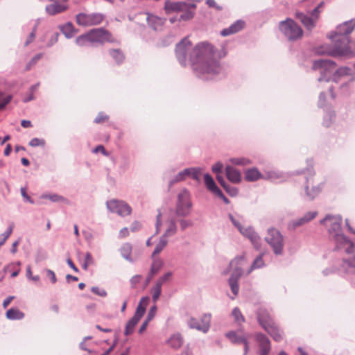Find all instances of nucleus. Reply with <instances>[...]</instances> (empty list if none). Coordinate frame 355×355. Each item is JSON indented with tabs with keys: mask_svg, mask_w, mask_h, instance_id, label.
Segmentation results:
<instances>
[{
	"mask_svg": "<svg viewBox=\"0 0 355 355\" xmlns=\"http://www.w3.org/2000/svg\"><path fill=\"white\" fill-rule=\"evenodd\" d=\"M191 46V42L187 37L176 44L175 56L182 66L185 67L189 62L196 76L204 80L212 79L221 72L222 68L214 58L211 44L202 42L193 48Z\"/></svg>",
	"mask_w": 355,
	"mask_h": 355,
	"instance_id": "1",
	"label": "nucleus"
},
{
	"mask_svg": "<svg viewBox=\"0 0 355 355\" xmlns=\"http://www.w3.org/2000/svg\"><path fill=\"white\" fill-rule=\"evenodd\" d=\"M355 20L351 19L337 26L335 35L332 37L334 44L328 51H319L320 53H327L336 56H354L355 49H352L353 43L349 40V35L353 31Z\"/></svg>",
	"mask_w": 355,
	"mask_h": 355,
	"instance_id": "2",
	"label": "nucleus"
},
{
	"mask_svg": "<svg viewBox=\"0 0 355 355\" xmlns=\"http://www.w3.org/2000/svg\"><path fill=\"white\" fill-rule=\"evenodd\" d=\"M343 218L340 215H327L320 223L327 227L329 237L336 250L344 249L347 254L354 251V244L342 232Z\"/></svg>",
	"mask_w": 355,
	"mask_h": 355,
	"instance_id": "3",
	"label": "nucleus"
},
{
	"mask_svg": "<svg viewBox=\"0 0 355 355\" xmlns=\"http://www.w3.org/2000/svg\"><path fill=\"white\" fill-rule=\"evenodd\" d=\"M257 318L260 325L275 341L279 342L282 340V332L266 311L260 310L257 313Z\"/></svg>",
	"mask_w": 355,
	"mask_h": 355,
	"instance_id": "4",
	"label": "nucleus"
},
{
	"mask_svg": "<svg viewBox=\"0 0 355 355\" xmlns=\"http://www.w3.org/2000/svg\"><path fill=\"white\" fill-rule=\"evenodd\" d=\"M244 261L243 257H236L230 263V268H233L232 272L228 279V284L231 291L234 296H236L239 291L238 282L243 273L242 268V262Z\"/></svg>",
	"mask_w": 355,
	"mask_h": 355,
	"instance_id": "5",
	"label": "nucleus"
},
{
	"mask_svg": "<svg viewBox=\"0 0 355 355\" xmlns=\"http://www.w3.org/2000/svg\"><path fill=\"white\" fill-rule=\"evenodd\" d=\"M265 240L272 248L275 254L282 255L283 254L284 239L278 230L273 227L269 228Z\"/></svg>",
	"mask_w": 355,
	"mask_h": 355,
	"instance_id": "6",
	"label": "nucleus"
},
{
	"mask_svg": "<svg viewBox=\"0 0 355 355\" xmlns=\"http://www.w3.org/2000/svg\"><path fill=\"white\" fill-rule=\"evenodd\" d=\"M193 204L191 195L187 189H182L178 195V200L175 206V214L178 216L186 217L191 211Z\"/></svg>",
	"mask_w": 355,
	"mask_h": 355,
	"instance_id": "7",
	"label": "nucleus"
},
{
	"mask_svg": "<svg viewBox=\"0 0 355 355\" xmlns=\"http://www.w3.org/2000/svg\"><path fill=\"white\" fill-rule=\"evenodd\" d=\"M279 29L289 40H296L302 36V28L292 19L287 18L279 23Z\"/></svg>",
	"mask_w": 355,
	"mask_h": 355,
	"instance_id": "8",
	"label": "nucleus"
},
{
	"mask_svg": "<svg viewBox=\"0 0 355 355\" xmlns=\"http://www.w3.org/2000/svg\"><path fill=\"white\" fill-rule=\"evenodd\" d=\"M312 68L314 70H320V76L318 78L319 82H328L336 68V63L330 60L320 59L314 61Z\"/></svg>",
	"mask_w": 355,
	"mask_h": 355,
	"instance_id": "9",
	"label": "nucleus"
},
{
	"mask_svg": "<svg viewBox=\"0 0 355 355\" xmlns=\"http://www.w3.org/2000/svg\"><path fill=\"white\" fill-rule=\"evenodd\" d=\"M87 33L92 45L96 43L103 44L105 42L113 43L116 42L110 32L103 28H93Z\"/></svg>",
	"mask_w": 355,
	"mask_h": 355,
	"instance_id": "10",
	"label": "nucleus"
},
{
	"mask_svg": "<svg viewBox=\"0 0 355 355\" xmlns=\"http://www.w3.org/2000/svg\"><path fill=\"white\" fill-rule=\"evenodd\" d=\"M104 15L99 12L85 13L76 15V23L81 26H92L100 24L104 19Z\"/></svg>",
	"mask_w": 355,
	"mask_h": 355,
	"instance_id": "11",
	"label": "nucleus"
},
{
	"mask_svg": "<svg viewBox=\"0 0 355 355\" xmlns=\"http://www.w3.org/2000/svg\"><path fill=\"white\" fill-rule=\"evenodd\" d=\"M339 271L345 278L355 284V254L343 259Z\"/></svg>",
	"mask_w": 355,
	"mask_h": 355,
	"instance_id": "12",
	"label": "nucleus"
},
{
	"mask_svg": "<svg viewBox=\"0 0 355 355\" xmlns=\"http://www.w3.org/2000/svg\"><path fill=\"white\" fill-rule=\"evenodd\" d=\"M107 209L112 213H116L119 216H125L131 214L132 209L125 202L112 199L106 202Z\"/></svg>",
	"mask_w": 355,
	"mask_h": 355,
	"instance_id": "13",
	"label": "nucleus"
},
{
	"mask_svg": "<svg viewBox=\"0 0 355 355\" xmlns=\"http://www.w3.org/2000/svg\"><path fill=\"white\" fill-rule=\"evenodd\" d=\"M318 215V212L316 211H311L306 213L303 216L291 220L288 223V229L289 230H295L297 227L304 225L305 224L309 223L312 220H313Z\"/></svg>",
	"mask_w": 355,
	"mask_h": 355,
	"instance_id": "14",
	"label": "nucleus"
},
{
	"mask_svg": "<svg viewBox=\"0 0 355 355\" xmlns=\"http://www.w3.org/2000/svg\"><path fill=\"white\" fill-rule=\"evenodd\" d=\"M241 234L250 239L254 248L259 250L261 248V239L252 227H242L239 231Z\"/></svg>",
	"mask_w": 355,
	"mask_h": 355,
	"instance_id": "15",
	"label": "nucleus"
},
{
	"mask_svg": "<svg viewBox=\"0 0 355 355\" xmlns=\"http://www.w3.org/2000/svg\"><path fill=\"white\" fill-rule=\"evenodd\" d=\"M196 5L194 3L187 4L185 2H172L170 1H166L165 2V10L166 12H171L173 11H180L187 10V8H195Z\"/></svg>",
	"mask_w": 355,
	"mask_h": 355,
	"instance_id": "16",
	"label": "nucleus"
},
{
	"mask_svg": "<svg viewBox=\"0 0 355 355\" xmlns=\"http://www.w3.org/2000/svg\"><path fill=\"white\" fill-rule=\"evenodd\" d=\"M295 17L307 30H312L316 25L317 21L311 15H308L302 12L297 11L295 13Z\"/></svg>",
	"mask_w": 355,
	"mask_h": 355,
	"instance_id": "17",
	"label": "nucleus"
},
{
	"mask_svg": "<svg viewBox=\"0 0 355 355\" xmlns=\"http://www.w3.org/2000/svg\"><path fill=\"white\" fill-rule=\"evenodd\" d=\"M256 340L259 343V355H268L270 351V342L269 339L262 334L256 335Z\"/></svg>",
	"mask_w": 355,
	"mask_h": 355,
	"instance_id": "18",
	"label": "nucleus"
},
{
	"mask_svg": "<svg viewBox=\"0 0 355 355\" xmlns=\"http://www.w3.org/2000/svg\"><path fill=\"white\" fill-rule=\"evenodd\" d=\"M226 337L234 344H243L244 345V354L245 355L249 349L248 342L247 338L244 336H239L235 331H230L226 334Z\"/></svg>",
	"mask_w": 355,
	"mask_h": 355,
	"instance_id": "19",
	"label": "nucleus"
},
{
	"mask_svg": "<svg viewBox=\"0 0 355 355\" xmlns=\"http://www.w3.org/2000/svg\"><path fill=\"white\" fill-rule=\"evenodd\" d=\"M245 22L243 20H237L228 28H224L221 31L220 35L222 36H228L235 34L244 28Z\"/></svg>",
	"mask_w": 355,
	"mask_h": 355,
	"instance_id": "20",
	"label": "nucleus"
},
{
	"mask_svg": "<svg viewBox=\"0 0 355 355\" xmlns=\"http://www.w3.org/2000/svg\"><path fill=\"white\" fill-rule=\"evenodd\" d=\"M226 176L229 181L237 184L241 180V172L232 166H227L225 168Z\"/></svg>",
	"mask_w": 355,
	"mask_h": 355,
	"instance_id": "21",
	"label": "nucleus"
},
{
	"mask_svg": "<svg viewBox=\"0 0 355 355\" xmlns=\"http://www.w3.org/2000/svg\"><path fill=\"white\" fill-rule=\"evenodd\" d=\"M166 229L162 235L167 239V237H171L174 236L178 232V226L176 224V221L174 218H169L166 221Z\"/></svg>",
	"mask_w": 355,
	"mask_h": 355,
	"instance_id": "22",
	"label": "nucleus"
},
{
	"mask_svg": "<svg viewBox=\"0 0 355 355\" xmlns=\"http://www.w3.org/2000/svg\"><path fill=\"white\" fill-rule=\"evenodd\" d=\"M167 343L171 347L178 349L183 345L184 339L180 333H175L168 338Z\"/></svg>",
	"mask_w": 355,
	"mask_h": 355,
	"instance_id": "23",
	"label": "nucleus"
},
{
	"mask_svg": "<svg viewBox=\"0 0 355 355\" xmlns=\"http://www.w3.org/2000/svg\"><path fill=\"white\" fill-rule=\"evenodd\" d=\"M149 302V297L145 296L141 297L139 304L137 306L136 311L134 314L135 316L141 318L146 312V307Z\"/></svg>",
	"mask_w": 355,
	"mask_h": 355,
	"instance_id": "24",
	"label": "nucleus"
},
{
	"mask_svg": "<svg viewBox=\"0 0 355 355\" xmlns=\"http://www.w3.org/2000/svg\"><path fill=\"white\" fill-rule=\"evenodd\" d=\"M311 178H306V185L305 186V191L306 196L309 200H313L317 196L321 191L322 187L320 186L312 187L311 190H309V184H310Z\"/></svg>",
	"mask_w": 355,
	"mask_h": 355,
	"instance_id": "25",
	"label": "nucleus"
},
{
	"mask_svg": "<svg viewBox=\"0 0 355 355\" xmlns=\"http://www.w3.org/2000/svg\"><path fill=\"white\" fill-rule=\"evenodd\" d=\"M20 261L12 262L5 266L3 270L5 272L9 271L12 272L11 277H16L20 272Z\"/></svg>",
	"mask_w": 355,
	"mask_h": 355,
	"instance_id": "26",
	"label": "nucleus"
},
{
	"mask_svg": "<svg viewBox=\"0 0 355 355\" xmlns=\"http://www.w3.org/2000/svg\"><path fill=\"white\" fill-rule=\"evenodd\" d=\"M261 177V173L256 168H250L245 173V180L250 182L258 180Z\"/></svg>",
	"mask_w": 355,
	"mask_h": 355,
	"instance_id": "27",
	"label": "nucleus"
},
{
	"mask_svg": "<svg viewBox=\"0 0 355 355\" xmlns=\"http://www.w3.org/2000/svg\"><path fill=\"white\" fill-rule=\"evenodd\" d=\"M60 30L67 38H71L76 33V30L71 22H67L62 26Z\"/></svg>",
	"mask_w": 355,
	"mask_h": 355,
	"instance_id": "28",
	"label": "nucleus"
},
{
	"mask_svg": "<svg viewBox=\"0 0 355 355\" xmlns=\"http://www.w3.org/2000/svg\"><path fill=\"white\" fill-rule=\"evenodd\" d=\"M204 180L207 188L213 193H215L220 189L216 184L213 178L209 173L205 174Z\"/></svg>",
	"mask_w": 355,
	"mask_h": 355,
	"instance_id": "29",
	"label": "nucleus"
},
{
	"mask_svg": "<svg viewBox=\"0 0 355 355\" xmlns=\"http://www.w3.org/2000/svg\"><path fill=\"white\" fill-rule=\"evenodd\" d=\"M6 317L11 320H21L24 318V313L18 309L11 308L7 311Z\"/></svg>",
	"mask_w": 355,
	"mask_h": 355,
	"instance_id": "30",
	"label": "nucleus"
},
{
	"mask_svg": "<svg viewBox=\"0 0 355 355\" xmlns=\"http://www.w3.org/2000/svg\"><path fill=\"white\" fill-rule=\"evenodd\" d=\"M148 24L150 25L154 30H157L159 26H162L165 19L161 17L151 15L148 17Z\"/></svg>",
	"mask_w": 355,
	"mask_h": 355,
	"instance_id": "31",
	"label": "nucleus"
},
{
	"mask_svg": "<svg viewBox=\"0 0 355 355\" xmlns=\"http://www.w3.org/2000/svg\"><path fill=\"white\" fill-rule=\"evenodd\" d=\"M140 320V318L133 315V317L126 324L124 334L125 336L131 334L134 331L135 327L137 325V324L139 322Z\"/></svg>",
	"mask_w": 355,
	"mask_h": 355,
	"instance_id": "32",
	"label": "nucleus"
},
{
	"mask_svg": "<svg viewBox=\"0 0 355 355\" xmlns=\"http://www.w3.org/2000/svg\"><path fill=\"white\" fill-rule=\"evenodd\" d=\"M121 256L130 262H133L130 254L132 252V245L130 243H124L120 249Z\"/></svg>",
	"mask_w": 355,
	"mask_h": 355,
	"instance_id": "33",
	"label": "nucleus"
},
{
	"mask_svg": "<svg viewBox=\"0 0 355 355\" xmlns=\"http://www.w3.org/2000/svg\"><path fill=\"white\" fill-rule=\"evenodd\" d=\"M263 254H259L252 262L250 269L247 272V275L251 273V272L255 269H259L264 266V261L263 260Z\"/></svg>",
	"mask_w": 355,
	"mask_h": 355,
	"instance_id": "34",
	"label": "nucleus"
},
{
	"mask_svg": "<svg viewBox=\"0 0 355 355\" xmlns=\"http://www.w3.org/2000/svg\"><path fill=\"white\" fill-rule=\"evenodd\" d=\"M210 322H211V314L205 313L204 314L200 321L201 324V331L206 333L209 331L210 327Z\"/></svg>",
	"mask_w": 355,
	"mask_h": 355,
	"instance_id": "35",
	"label": "nucleus"
},
{
	"mask_svg": "<svg viewBox=\"0 0 355 355\" xmlns=\"http://www.w3.org/2000/svg\"><path fill=\"white\" fill-rule=\"evenodd\" d=\"M163 266L164 262L161 259H154L149 272L151 273V275H155L159 272V271L161 270Z\"/></svg>",
	"mask_w": 355,
	"mask_h": 355,
	"instance_id": "36",
	"label": "nucleus"
},
{
	"mask_svg": "<svg viewBox=\"0 0 355 355\" xmlns=\"http://www.w3.org/2000/svg\"><path fill=\"white\" fill-rule=\"evenodd\" d=\"M109 53L117 64H121L125 59L124 54L120 49H110Z\"/></svg>",
	"mask_w": 355,
	"mask_h": 355,
	"instance_id": "37",
	"label": "nucleus"
},
{
	"mask_svg": "<svg viewBox=\"0 0 355 355\" xmlns=\"http://www.w3.org/2000/svg\"><path fill=\"white\" fill-rule=\"evenodd\" d=\"M168 240L164 236H161L158 243L156 245L155 248L152 254V257L159 254L164 248L167 245Z\"/></svg>",
	"mask_w": 355,
	"mask_h": 355,
	"instance_id": "38",
	"label": "nucleus"
},
{
	"mask_svg": "<svg viewBox=\"0 0 355 355\" xmlns=\"http://www.w3.org/2000/svg\"><path fill=\"white\" fill-rule=\"evenodd\" d=\"M42 198H45V199H49L50 200H51L52 202H65V203H68L69 202V200L65 198L64 197L62 196H60L58 194H56V193H53V194H43L42 196H41Z\"/></svg>",
	"mask_w": 355,
	"mask_h": 355,
	"instance_id": "39",
	"label": "nucleus"
},
{
	"mask_svg": "<svg viewBox=\"0 0 355 355\" xmlns=\"http://www.w3.org/2000/svg\"><path fill=\"white\" fill-rule=\"evenodd\" d=\"M76 43L80 46H88L90 44L88 33L82 34L76 39Z\"/></svg>",
	"mask_w": 355,
	"mask_h": 355,
	"instance_id": "40",
	"label": "nucleus"
},
{
	"mask_svg": "<svg viewBox=\"0 0 355 355\" xmlns=\"http://www.w3.org/2000/svg\"><path fill=\"white\" fill-rule=\"evenodd\" d=\"M350 73V69L347 67H342L338 68L334 73V80L337 81L338 77L349 75Z\"/></svg>",
	"mask_w": 355,
	"mask_h": 355,
	"instance_id": "41",
	"label": "nucleus"
},
{
	"mask_svg": "<svg viewBox=\"0 0 355 355\" xmlns=\"http://www.w3.org/2000/svg\"><path fill=\"white\" fill-rule=\"evenodd\" d=\"M152 293V300L154 303H156V302L158 300L161 293H162V286L159 285V284L155 283V284L153 286V287L151 289Z\"/></svg>",
	"mask_w": 355,
	"mask_h": 355,
	"instance_id": "42",
	"label": "nucleus"
},
{
	"mask_svg": "<svg viewBox=\"0 0 355 355\" xmlns=\"http://www.w3.org/2000/svg\"><path fill=\"white\" fill-rule=\"evenodd\" d=\"M14 224L11 223L3 234H0V247L3 245L12 232Z\"/></svg>",
	"mask_w": 355,
	"mask_h": 355,
	"instance_id": "43",
	"label": "nucleus"
},
{
	"mask_svg": "<svg viewBox=\"0 0 355 355\" xmlns=\"http://www.w3.org/2000/svg\"><path fill=\"white\" fill-rule=\"evenodd\" d=\"M230 162L235 165L246 166L251 164V161L245 157H234L230 159Z\"/></svg>",
	"mask_w": 355,
	"mask_h": 355,
	"instance_id": "44",
	"label": "nucleus"
},
{
	"mask_svg": "<svg viewBox=\"0 0 355 355\" xmlns=\"http://www.w3.org/2000/svg\"><path fill=\"white\" fill-rule=\"evenodd\" d=\"M232 315L234 317L235 322L239 324H241L245 321V318L238 307H235L232 310Z\"/></svg>",
	"mask_w": 355,
	"mask_h": 355,
	"instance_id": "45",
	"label": "nucleus"
},
{
	"mask_svg": "<svg viewBox=\"0 0 355 355\" xmlns=\"http://www.w3.org/2000/svg\"><path fill=\"white\" fill-rule=\"evenodd\" d=\"M187 324L190 329H196L201 331V324L200 321L195 318H191L187 321Z\"/></svg>",
	"mask_w": 355,
	"mask_h": 355,
	"instance_id": "46",
	"label": "nucleus"
},
{
	"mask_svg": "<svg viewBox=\"0 0 355 355\" xmlns=\"http://www.w3.org/2000/svg\"><path fill=\"white\" fill-rule=\"evenodd\" d=\"M185 176L182 171H180L172 180H170L168 184L171 187L174 184L184 180Z\"/></svg>",
	"mask_w": 355,
	"mask_h": 355,
	"instance_id": "47",
	"label": "nucleus"
},
{
	"mask_svg": "<svg viewBox=\"0 0 355 355\" xmlns=\"http://www.w3.org/2000/svg\"><path fill=\"white\" fill-rule=\"evenodd\" d=\"M11 96H5L3 93H0V109L3 108L7 104L10 103Z\"/></svg>",
	"mask_w": 355,
	"mask_h": 355,
	"instance_id": "48",
	"label": "nucleus"
},
{
	"mask_svg": "<svg viewBox=\"0 0 355 355\" xmlns=\"http://www.w3.org/2000/svg\"><path fill=\"white\" fill-rule=\"evenodd\" d=\"M172 276L171 272H167L162 276L159 277L157 280L156 283L159 284V285L162 286L166 282L168 281Z\"/></svg>",
	"mask_w": 355,
	"mask_h": 355,
	"instance_id": "49",
	"label": "nucleus"
},
{
	"mask_svg": "<svg viewBox=\"0 0 355 355\" xmlns=\"http://www.w3.org/2000/svg\"><path fill=\"white\" fill-rule=\"evenodd\" d=\"M26 277L28 279L32 280L33 282H39L40 279L39 275L33 276V275H32L31 267L30 266H28L26 268Z\"/></svg>",
	"mask_w": 355,
	"mask_h": 355,
	"instance_id": "50",
	"label": "nucleus"
},
{
	"mask_svg": "<svg viewBox=\"0 0 355 355\" xmlns=\"http://www.w3.org/2000/svg\"><path fill=\"white\" fill-rule=\"evenodd\" d=\"M29 145L31 147H37V146H44L45 145V141L44 139H41L36 138V137L35 138H33L29 141Z\"/></svg>",
	"mask_w": 355,
	"mask_h": 355,
	"instance_id": "51",
	"label": "nucleus"
},
{
	"mask_svg": "<svg viewBox=\"0 0 355 355\" xmlns=\"http://www.w3.org/2000/svg\"><path fill=\"white\" fill-rule=\"evenodd\" d=\"M189 8H187L185 12L182 13L180 16V20H189L193 17L194 13L189 10Z\"/></svg>",
	"mask_w": 355,
	"mask_h": 355,
	"instance_id": "52",
	"label": "nucleus"
},
{
	"mask_svg": "<svg viewBox=\"0 0 355 355\" xmlns=\"http://www.w3.org/2000/svg\"><path fill=\"white\" fill-rule=\"evenodd\" d=\"M223 188L231 196H236L239 193V190L236 187H231L228 184H227Z\"/></svg>",
	"mask_w": 355,
	"mask_h": 355,
	"instance_id": "53",
	"label": "nucleus"
},
{
	"mask_svg": "<svg viewBox=\"0 0 355 355\" xmlns=\"http://www.w3.org/2000/svg\"><path fill=\"white\" fill-rule=\"evenodd\" d=\"M42 57V53H38L37 55H35L31 60V61L27 64L26 65V70H29L31 69V67L35 64L36 62L40 60L41 59Z\"/></svg>",
	"mask_w": 355,
	"mask_h": 355,
	"instance_id": "54",
	"label": "nucleus"
},
{
	"mask_svg": "<svg viewBox=\"0 0 355 355\" xmlns=\"http://www.w3.org/2000/svg\"><path fill=\"white\" fill-rule=\"evenodd\" d=\"M156 311H157V306L155 304L150 307V309L148 313V315L146 318V320H147V321L150 322L154 318V317L156 314Z\"/></svg>",
	"mask_w": 355,
	"mask_h": 355,
	"instance_id": "55",
	"label": "nucleus"
},
{
	"mask_svg": "<svg viewBox=\"0 0 355 355\" xmlns=\"http://www.w3.org/2000/svg\"><path fill=\"white\" fill-rule=\"evenodd\" d=\"M91 291L94 294L101 296V297H105L107 295V292L104 289H100L98 286H93L91 288Z\"/></svg>",
	"mask_w": 355,
	"mask_h": 355,
	"instance_id": "56",
	"label": "nucleus"
},
{
	"mask_svg": "<svg viewBox=\"0 0 355 355\" xmlns=\"http://www.w3.org/2000/svg\"><path fill=\"white\" fill-rule=\"evenodd\" d=\"M201 173V170L199 168H192V173H191V177L197 181L200 180V175Z\"/></svg>",
	"mask_w": 355,
	"mask_h": 355,
	"instance_id": "57",
	"label": "nucleus"
},
{
	"mask_svg": "<svg viewBox=\"0 0 355 355\" xmlns=\"http://www.w3.org/2000/svg\"><path fill=\"white\" fill-rule=\"evenodd\" d=\"M180 224L182 230H184L186 228L191 227L193 225V222L191 220L181 219L180 220Z\"/></svg>",
	"mask_w": 355,
	"mask_h": 355,
	"instance_id": "58",
	"label": "nucleus"
},
{
	"mask_svg": "<svg viewBox=\"0 0 355 355\" xmlns=\"http://www.w3.org/2000/svg\"><path fill=\"white\" fill-rule=\"evenodd\" d=\"M45 272L46 277L51 279L52 284H55L57 282V278L55 277V272L50 269H46Z\"/></svg>",
	"mask_w": 355,
	"mask_h": 355,
	"instance_id": "59",
	"label": "nucleus"
},
{
	"mask_svg": "<svg viewBox=\"0 0 355 355\" xmlns=\"http://www.w3.org/2000/svg\"><path fill=\"white\" fill-rule=\"evenodd\" d=\"M334 116V113H328L324 116L323 124L326 127H329L331 123V120L333 117Z\"/></svg>",
	"mask_w": 355,
	"mask_h": 355,
	"instance_id": "60",
	"label": "nucleus"
},
{
	"mask_svg": "<svg viewBox=\"0 0 355 355\" xmlns=\"http://www.w3.org/2000/svg\"><path fill=\"white\" fill-rule=\"evenodd\" d=\"M229 218L230 219L231 222L232 223V224L239 230V231H241L242 230V227L243 226L241 225V224L240 223V222L239 220H237L234 216L232 214H229Z\"/></svg>",
	"mask_w": 355,
	"mask_h": 355,
	"instance_id": "61",
	"label": "nucleus"
},
{
	"mask_svg": "<svg viewBox=\"0 0 355 355\" xmlns=\"http://www.w3.org/2000/svg\"><path fill=\"white\" fill-rule=\"evenodd\" d=\"M20 191L25 200L28 201L31 204H34V200L27 194L26 188L21 187Z\"/></svg>",
	"mask_w": 355,
	"mask_h": 355,
	"instance_id": "62",
	"label": "nucleus"
},
{
	"mask_svg": "<svg viewBox=\"0 0 355 355\" xmlns=\"http://www.w3.org/2000/svg\"><path fill=\"white\" fill-rule=\"evenodd\" d=\"M108 119L107 116L104 114L102 112H100L98 116L95 118L94 122L96 123H100L104 122L105 120Z\"/></svg>",
	"mask_w": 355,
	"mask_h": 355,
	"instance_id": "63",
	"label": "nucleus"
},
{
	"mask_svg": "<svg viewBox=\"0 0 355 355\" xmlns=\"http://www.w3.org/2000/svg\"><path fill=\"white\" fill-rule=\"evenodd\" d=\"M223 168V164L221 162H216L212 166V171L216 173H220Z\"/></svg>",
	"mask_w": 355,
	"mask_h": 355,
	"instance_id": "64",
	"label": "nucleus"
}]
</instances>
